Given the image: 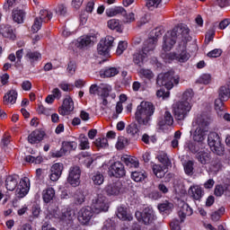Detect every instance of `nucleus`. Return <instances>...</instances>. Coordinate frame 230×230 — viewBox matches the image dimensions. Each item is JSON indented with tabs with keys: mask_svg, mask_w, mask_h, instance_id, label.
<instances>
[{
	"mask_svg": "<svg viewBox=\"0 0 230 230\" xmlns=\"http://www.w3.org/2000/svg\"><path fill=\"white\" fill-rule=\"evenodd\" d=\"M209 123H211V119L207 115H198L192 120L190 136L195 143H202L206 140Z\"/></svg>",
	"mask_w": 230,
	"mask_h": 230,
	"instance_id": "f257e3e1",
	"label": "nucleus"
},
{
	"mask_svg": "<svg viewBox=\"0 0 230 230\" xmlns=\"http://www.w3.org/2000/svg\"><path fill=\"white\" fill-rule=\"evenodd\" d=\"M154 112H155V107L154 104L150 102L143 101L137 107V111L135 112L136 121H137L139 125H145L146 127L150 125Z\"/></svg>",
	"mask_w": 230,
	"mask_h": 230,
	"instance_id": "f03ea898",
	"label": "nucleus"
},
{
	"mask_svg": "<svg viewBox=\"0 0 230 230\" xmlns=\"http://www.w3.org/2000/svg\"><path fill=\"white\" fill-rule=\"evenodd\" d=\"M155 40H149L148 41H145L144 47L142 48L141 50H138L133 55V62L138 67H142L143 64L145 62V59L148 57V53L150 51H154L155 49Z\"/></svg>",
	"mask_w": 230,
	"mask_h": 230,
	"instance_id": "7ed1b4c3",
	"label": "nucleus"
},
{
	"mask_svg": "<svg viewBox=\"0 0 230 230\" xmlns=\"http://www.w3.org/2000/svg\"><path fill=\"white\" fill-rule=\"evenodd\" d=\"M47 218L49 220H58L63 224H71L73 222V218H75V212L70 208H64L60 211V209H54L47 214Z\"/></svg>",
	"mask_w": 230,
	"mask_h": 230,
	"instance_id": "20e7f679",
	"label": "nucleus"
},
{
	"mask_svg": "<svg viewBox=\"0 0 230 230\" xmlns=\"http://www.w3.org/2000/svg\"><path fill=\"white\" fill-rule=\"evenodd\" d=\"M180 82L181 77L179 75L173 76L172 72L159 74L156 78L158 87H175V85H179Z\"/></svg>",
	"mask_w": 230,
	"mask_h": 230,
	"instance_id": "39448f33",
	"label": "nucleus"
},
{
	"mask_svg": "<svg viewBox=\"0 0 230 230\" xmlns=\"http://www.w3.org/2000/svg\"><path fill=\"white\" fill-rule=\"evenodd\" d=\"M190 111H191V103L188 102L179 101L172 104V112L174 117L180 121L186 119Z\"/></svg>",
	"mask_w": 230,
	"mask_h": 230,
	"instance_id": "423d86ee",
	"label": "nucleus"
},
{
	"mask_svg": "<svg viewBox=\"0 0 230 230\" xmlns=\"http://www.w3.org/2000/svg\"><path fill=\"white\" fill-rule=\"evenodd\" d=\"M109 199L103 193H98L92 202L94 213L109 211Z\"/></svg>",
	"mask_w": 230,
	"mask_h": 230,
	"instance_id": "0eeeda50",
	"label": "nucleus"
},
{
	"mask_svg": "<svg viewBox=\"0 0 230 230\" xmlns=\"http://www.w3.org/2000/svg\"><path fill=\"white\" fill-rule=\"evenodd\" d=\"M179 26L174 27L171 32H168L164 36L163 49L164 51H171V49L177 43V37L180 36Z\"/></svg>",
	"mask_w": 230,
	"mask_h": 230,
	"instance_id": "6e6552de",
	"label": "nucleus"
},
{
	"mask_svg": "<svg viewBox=\"0 0 230 230\" xmlns=\"http://www.w3.org/2000/svg\"><path fill=\"white\" fill-rule=\"evenodd\" d=\"M53 19V13L49 10H40V17L34 19V23L31 27L33 33H37L42 28V22H49Z\"/></svg>",
	"mask_w": 230,
	"mask_h": 230,
	"instance_id": "1a4fd4ad",
	"label": "nucleus"
},
{
	"mask_svg": "<svg viewBox=\"0 0 230 230\" xmlns=\"http://www.w3.org/2000/svg\"><path fill=\"white\" fill-rule=\"evenodd\" d=\"M112 48H114V37L106 36L103 40H101L97 45L98 55L105 57L111 53Z\"/></svg>",
	"mask_w": 230,
	"mask_h": 230,
	"instance_id": "9d476101",
	"label": "nucleus"
},
{
	"mask_svg": "<svg viewBox=\"0 0 230 230\" xmlns=\"http://www.w3.org/2000/svg\"><path fill=\"white\" fill-rule=\"evenodd\" d=\"M135 217L138 222L145 224L146 226H147V224H152L154 220H155V214L150 208H145L143 212H136Z\"/></svg>",
	"mask_w": 230,
	"mask_h": 230,
	"instance_id": "9b49d317",
	"label": "nucleus"
},
{
	"mask_svg": "<svg viewBox=\"0 0 230 230\" xmlns=\"http://www.w3.org/2000/svg\"><path fill=\"white\" fill-rule=\"evenodd\" d=\"M208 143L210 146L212 152L220 155L224 150L222 149V145L220 144V136L217 132H210L208 137Z\"/></svg>",
	"mask_w": 230,
	"mask_h": 230,
	"instance_id": "f8f14e48",
	"label": "nucleus"
},
{
	"mask_svg": "<svg viewBox=\"0 0 230 230\" xmlns=\"http://www.w3.org/2000/svg\"><path fill=\"white\" fill-rule=\"evenodd\" d=\"M82 175V170L78 165H74L69 168L67 182L74 188L80 186V177Z\"/></svg>",
	"mask_w": 230,
	"mask_h": 230,
	"instance_id": "ddd939ff",
	"label": "nucleus"
},
{
	"mask_svg": "<svg viewBox=\"0 0 230 230\" xmlns=\"http://www.w3.org/2000/svg\"><path fill=\"white\" fill-rule=\"evenodd\" d=\"M93 215L94 212L91 207H84L79 210L77 218L80 224H83V226H87V224L91 222V218H93Z\"/></svg>",
	"mask_w": 230,
	"mask_h": 230,
	"instance_id": "4468645a",
	"label": "nucleus"
},
{
	"mask_svg": "<svg viewBox=\"0 0 230 230\" xmlns=\"http://www.w3.org/2000/svg\"><path fill=\"white\" fill-rule=\"evenodd\" d=\"M29 191H30V179L25 177L20 181L15 190V196L18 199H24V197L28 195Z\"/></svg>",
	"mask_w": 230,
	"mask_h": 230,
	"instance_id": "2eb2a0df",
	"label": "nucleus"
},
{
	"mask_svg": "<svg viewBox=\"0 0 230 230\" xmlns=\"http://www.w3.org/2000/svg\"><path fill=\"white\" fill-rule=\"evenodd\" d=\"M75 111V102L70 96H66L61 107L58 109V112L61 116H69L71 112Z\"/></svg>",
	"mask_w": 230,
	"mask_h": 230,
	"instance_id": "dca6fc26",
	"label": "nucleus"
},
{
	"mask_svg": "<svg viewBox=\"0 0 230 230\" xmlns=\"http://www.w3.org/2000/svg\"><path fill=\"white\" fill-rule=\"evenodd\" d=\"M78 146V143L75 141H65L62 143V147L59 151H57L54 153L55 157H63V155H66L67 152H71V150H76Z\"/></svg>",
	"mask_w": 230,
	"mask_h": 230,
	"instance_id": "f3484780",
	"label": "nucleus"
},
{
	"mask_svg": "<svg viewBox=\"0 0 230 230\" xmlns=\"http://www.w3.org/2000/svg\"><path fill=\"white\" fill-rule=\"evenodd\" d=\"M171 125H173V116H172V112L165 111L158 119V127L161 130H164Z\"/></svg>",
	"mask_w": 230,
	"mask_h": 230,
	"instance_id": "a211bd4d",
	"label": "nucleus"
},
{
	"mask_svg": "<svg viewBox=\"0 0 230 230\" xmlns=\"http://www.w3.org/2000/svg\"><path fill=\"white\" fill-rule=\"evenodd\" d=\"M177 52H176V60L177 62H181V64H184V62H188L190 60V53H188L186 43L179 44L177 47Z\"/></svg>",
	"mask_w": 230,
	"mask_h": 230,
	"instance_id": "6ab92c4d",
	"label": "nucleus"
},
{
	"mask_svg": "<svg viewBox=\"0 0 230 230\" xmlns=\"http://www.w3.org/2000/svg\"><path fill=\"white\" fill-rule=\"evenodd\" d=\"M62 172H64V164L60 163L54 164L50 167V181H52V182H57V181L62 177Z\"/></svg>",
	"mask_w": 230,
	"mask_h": 230,
	"instance_id": "aec40b11",
	"label": "nucleus"
},
{
	"mask_svg": "<svg viewBox=\"0 0 230 230\" xmlns=\"http://www.w3.org/2000/svg\"><path fill=\"white\" fill-rule=\"evenodd\" d=\"M24 59L26 62L31 64V66H35V64H38L42 60V54L39 51H32L31 49H28L24 56Z\"/></svg>",
	"mask_w": 230,
	"mask_h": 230,
	"instance_id": "412c9836",
	"label": "nucleus"
},
{
	"mask_svg": "<svg viewBox=\"0 0 230 230\" xmlns=\"http://www.w3.org/2000/svg\"><path fill=\"white\" fill-rule=\"evenodd\" d=\"M178 215L181 222H184L186 217H191L193 215V209L184 201H180Z\"/></svg>",
	"mask_w": 230,
	"mask_h": 230,
	"instance_id": "4be33fe9",
	"label": "nucleus"
},
{
	"mask_svg": "<svg viewBox=\"0 0 230 230\" xmlns=\"http://www.w3.org/2000/svg\"><path fill=\"white\" fill-rule=\"evenodd\" d=\"M104 191L109 197H118L121 193V182L117 181L108 184L104 188Z\"/></svg>",
	"mask_w": 230,
	"mask_h": 230,
	"instance_id": "5701e85b",
	"label": "nucleus"
},
{
	"mask_svg": "<svg viewBox=\"0 0 230 230\" xmlns=\"http://www.w3.org/2000/svg\"><path fill=\"white\" fill-rule=\"evenodd\" d=\"M110 173L113 177H125V165L121 164V162H115L113 164L110 166Z\"/></svg>",
	"mask_w": 230,
	"mask_h": 230,
	"instance_id": "b1692460",
	"label": "nucleus"
},
{
	"mask_svg": "<svg viewBox=\"0 0 230 230\" xmlns=\"http://www.w3.org/2000/svg\"><path fill=\"white\" fill-rule=\"evenodd\" d=\"M189 196L193 200H200L204 197V190L199 185H191L188 190Z\"/></svg>",
	"mask_w": 230,
	"mask_h": 230,
	"instance_id": "393cba45",
	"label": "nucleus"
},
{
	"mask_svg": "<svg viewBox=\"0 0 230 230\" xmlns=\"http://www.w3.org/2000/svg\"><path fill=\"white\" fill-rule=\"evenodd\" d=\"M0 34L4 36L5 39H10L11 40H15L16 36L15 32H13V29L12 25L2 24L0 25Z\"/></svg>",
	"mask_w": 230,
	"mask_h": 230,
	"instance_id": "a878e982",
	"label": "nucleus"
},
{
	"mask_svg": "<svg viewBox=\"0 0 230 230\" xmlns=\"http://www.w3.org/2000/svg\"><path fill=\"white\" fill-rule=\"evenodd\" d=\"M116 75H119V69L114 66H106L100 71L102 78H112V76H116Z\"/></svg>",
	"mask_w": 230,
	"mask_h": 230,
	"instance_id": "bb28decb",
	"label": "nucleus"
},
{
	"mask_svg": "<svg viewBox=\"0 0 230 230\" xmlns=\"http://www.w3.org/2000/svg\"><path fill=\"white\" fill-rule=\"evenodd\" d=\"M19 182V175L13 174L10 175L5 180V188L9 191H13L15 188H17V184Z\"/></svg>",
	"mask_w": 230,
	"mask_h": 230,
	"instance_id": "cd10ccee",
	"label": "nucleus"
},
{
	"mask_svg": "<svg viewBox=\"0 0 230 230\" xmlns=\"http://www.w3.org/2000/svg\"><path fill=\"white\" fill-rule=\"evenodd\" d=\"M44 138V132L37 129L32 131L29 137H28V141L31 143V145H35L37 143H40L42 139Z\"/></svg>",
	"mask_w": 230,
	"mask_h": 230,
	"instance_id": "c85d7f7f",
	"label": "nucleus"
},
{
	"mask_svg": "<svg viewBox=\"0 0 230 230\" xmlns=\"http://www.w3.org/2000/svg\"><path fill=\"white\" fill-rule=\"evenodd\" d=\"M90 179L94 186H102V184L105 182V176L99 171L92 172L90 174Z\"/></svg>",
	"mask_w": 230,
	"mask_h": 230,
	"instance_id": "c756f323",
	"label": "nucleus"
},
{
	"mask_svg": "<svg viewBox=\"0 0 230 230\" xmlns=\"http://www.w3.org/2000/svg\"><path fill=\"white\" fill-rule=\"evenodd\" d=\"M121 161L128 168H137L139 166V161L137 160V158L130 156V155L122 156Z\"/></svg>",
	"mask_w": 230,
	"mask_h": 230,
	"instance_id": "7c9ffc66",
	"label": "nucleus"
},
{
	"mask_svg": "<svg viewBox=\"0 0 230 230\" xmlns=\"http://www.w3.org/2000/svg\"><path fill=\"white\" fill-rule=\"evenodd\" d=\"M12 17L14 22L22 24L24 22V17H26V13L21 9H14L12 13Z\"/></svg>",
	"mask_w": 230,
	"mask_h": 230,
	"instance_id": "2f4dec72",
	"label": "nucleus"
},
{
	"mask_svg": "<svg viewBox=\"0 0 230 230\" xmlns=\"http://www.w3.org/2000/svg\"><path fill=\"white\" fill-rule=\"evenodd\" d=\"M111 90L105 87H91L90 88V94H97L101 96V98H107L109 96V93Z\"/></svg>",
	"mask_w": 230,
	"mask_h": 230,
	"instance_id": "473e14b6",
	"label": "nucleus"
},
{
	"mask_svg": "<svg viewBox=\"0 0 230 230\" xmlns=\"http://www.w3.org/2000/svg\"><path fill=\"white\" fill-rule=\"evenodd\" d=\"M42 199L46 204H49L50 200L55 199V189L52 187L47 188L42 191Z\"/></svg>",
	"mask_w": 230,
	"mask_h": 230,
	"instance_id": "72a5a7b5",
	"label": "nucleus"
},
{
	"mask_svg": "<svg viewBox=\"0 0 230 230\" xmlns=\"http://www.w3.org/2000/svg\"><path fill=\"white\" fill-rule=\"evenodd\" d=\"M91 42V36H81L77 39L75 46L78 48V49H84V48H87Z\"/></svg>",
	"mask_w": 230,
	"mask_h": 230,
	"instance_id": "f704fd0d",
	"label": "nucleus"
},
{
	"mask_svg": "<svg viewBox=\"0 0 230 230\" xmlns=\"http://www.w3.org/2000/svg\"><path fill=\"white\" fill-rule=\"evenodd\" d=\"M127 134L133 137L134 139H137L139 137V128H137V124H130L126 128Z\"/></svg>",
	"mask_w": 230,
	"mask_h": 230,
	"instance_id": "c9c22d12",
	"label": "nucleus"
},
{
	"mask_svg": "<svg viewBox=\"0 0 230 230\" xmlns=\"http://www.w3.org/2000/svg\"><path fill=\"white\" fill-rule=\"evenodd\" d=\"M153 172L158 179H163L168 170L166 169V165L153 164Z\"/></svg>",
	"mask_w": 230,
	"mask_h": 230,
	"instance_id": "e433bc0d",
	"label": "nucleus"
},
{
	"mask_svg": "<svg viewBox=\"0 0 230 230\" xmlns=\"http://www.w3.org/2000/svg\"><path fill=\"white\" fill-rule=\"evenodd\" d=\"M4 103H11L13 105L17 102V91L14 89L10 90L4 96Z\"/></svg>",
	"mask_w": 230,
	"mask_h": 230,
	"instance_id": "4c0bfd02",
	"label": "nucleus"
},
{
	"mask_svg": "<svg viewBox=\"0 0 230 230\" xmlns=\"http://www.w3.org/2000/svg\"><path fill=\"white\" fill-rule=\"evenodd\" d=\"M179 27V32L181 38L188 42V40H191V37L190 36V28H188V25L184 23H181L178 25Z\"/></svg>",
	"mask_w": 230,
	"mask_h": 230,
	"instance_id": "58836bf2",
	"label": "nucleus"
},
{
	"mask_svg": "<svg viewBox=\"0 0 230 230\" xmlns=\"http://www.w3.org/2000/svg\"><path fill=\"white\" fill-rule=\"evenodd\" d=\"M108 28L114 30L118 33H123V27L119 24V20L111 19L108 21Z\"/></svg>",
	"mask_w": 230,
	"mask_h": 230,
	"instance_id": "ea45409f",
	"label": "nucleus"
},
{
	"mask_svg": "<svg viewBox=\"0 0 230 230\" xmlns=\"http://www.w3.org/2000/svg\"><path fill=\"white\" fill-rule=\"evenodd\" d=\"M131 179L135 182H142L146 179V172L145 171H133L131 172Z\"/></svg>",
	"mask_w": 230,
	"mask_h": 230,
	"instance_id": "a19ab883",
	"label": "nucleus"
},
{
	"mask_svg": "<svg viewBox=\"0 0 230 230\" xmlns=\"http://www.w3.org/2000/svg\"><path fill=\"white\" fill-rule=\"evenodd\" d=\"M78 141L80 150H89V148H91L87 136L81 134L78 137Z\"/></svg>",
	"mask_w": 230,
	"mask_h": 230,
	"instance_id": "79ce46f5",
	"label": "nucleus"
},
{
	"mask_svg": "<svg viewBox=\"0 0 230 230\" xmlns=\"http://www.w3.org/2000/svg\"><path fill=\"white\" fill-rule=\"evenodd\" d=\"M73 202H75L77 206H80V204H84L85 202V195H84V191L82 190H76L73 196Z\"/></svg>",
	"mask_w": 230,
	"mask_h": 230,
	"instance_id": "37998d69",
	"label": "nucleus"
},
{
	"mask_svg": "<svg viewBox=\"0 0 230 230\" xmlns=\"http://www.w3.org/2000/svg\"><path fill=\"white\" fill-rule=\"evenodd\" d=\"M117 217L120 220H132V216L128 213H127V208L123 207H119L117 211Z\"/></svg>",
	"mask_w": 230,
	"mask_h": 230,
	"instance_id": "c03bdc74",
	"label": "nucleus"
},
{
	"mask_svg": "<svg viewBox=\"0 0 230 230\" xmlns=\"http://www.w3.org/2000/svg\"><path fill=\"white\" fill-rule=\"evenodd\" d=\"M197 159L201 163V164H208L209 161H211V156L208 153L206 152H199L197 154Z\"/></svg>",
	"mask_w": 230,
	"mask_h": 230,
	"instance_id": "a18cd8bd",
	"label": "nucleus"
},
{
	"mask_svg": "<svg viewBox=\"0 0 230 230\" xmlns=\"http://www.w3.org/2000/svg\"><path fill=\"white\" fill-rule=\"evenodd\" d=\"M156 96L157 98H162V100H166V98H170V88L168 87L160 88L156 92Z\"/></svg>",
	"mask_w": 230,
	"mask_h": 230,
	"instance_id": "49530a36",
	"label": "nucleus"
},
{
	"mask_svg": "<svg viewBox=\"0 0 230 230\" xmlns=\"http://www.w3.org/2000/svg\"><path fill=\"white\" fill-rule=\"evenodd\" d=\"M152 35H155V36H151L149 39H147V40L146 42H148L151 39H153V40H155V45L157 44V39H159V37H161V35H163L164 33V31L161 30V28H155V30L152 31Z\"/></svg>",
	"mask_w": 230,
	"mask_h": 230,
	"instance_id": "de8ad7c7",
	"label": "nucleus"
},
{
	"mask_svg": "<svg viewBox=\"0 0 230 230\" xmlns=\"http://www.w3.org/2000/svg\"><path fill=\"white\" fill-rule=\"evenodd\" d=\"M215 109L218 114V116H222L224 111H226V108L224 107V100L217 99L215 101Z\"/></svg>",
	"mask_w": 230,
	"mask_h": 230,
	"instance_id": "09e8293b",
	"label": "nucleus"
},
{
	"mask_svg": "<svg viewBox=\"0 0 230 230\" xmlns=\"http://www.w3.org/2000/svg\"><path fill=\"white\" fill-rule=\"evenodd\" d=\"M198 84H202L203 85H209L211 84V74H203L197 80Z\"/></svg>",
	"mask_w": 230,
	"mask_h": 230,
	"instance_id": "8fccbe9b",
	"label": "nucleus"
},
{
	"mask_svg": "<svg viewBox=\"0 0 230 230\" xmlns=\"http://www.w3.org/2000/svg\"><path fill=\"white\" fill-rule=\"evenodd\" d=\"M128 145V139L125 137H119L116 144L117 150H123Z\"/></svg>",
	"mask_w": 230,
	"mask_h": 230,
	"instance_id": "3c124183",
	"label": "nucleus"
},
{
	"mask_svg": "<svg viewBox=\"0 0 230 230\" xmlns=\"http://www.w3.org/2000/svg\"><path fill=\"white\" fill-rule=\"evenodd\" d=\"M219 98L223 100V102H227L230 98V88L222 87L219 91Z\"/></svg>",
	"mask_w": 230,
	"mask_h": 230,
	"instance_id": "603ef678",
	"label": "nucleus"
},
{
	"mask_svg": "<svg viewBox=\"0 0 230 230\" xmlns=\"http://www.w3.org/2000/svg\"><path fill=\"white\" fill-rule=\"evenodd\" d=\"M162 57L165 60V62H167L168 64H172L173 60H177V52L162 54Z\"/></svg>",
	"mask_w": 230,
	"mask_h": 230,
	"instance_id": "864d4df0",
	"label": "nucleus"
},
{
	"mask_svg": "<svg viewBox=\"0 0 230 230\" xmlns=\"http://www.w3.org/2000/svg\"><path fill=\"white\" fill-rule=\"evenodd\" d=\"M94 145L97 148H107L109 146V140L105 137H99L95 140Z\"/></svg>",
	"mask_w": 230,
	"mask_h": 230,
	"instance_id": "5fc2aeb1",
	"label": "nucleus"
},
{
	"mask_svg": "<svg viewBox=\"0 0 230 230\" xmlns=\"http://www.w3.org/2000/svg\"><path fill=\"white\" fill-rule=\"evenodd\" d=\"M191 98H193V90L188 89L182 93L181 100L180 102H188V103H190Z\"/></svg>",
	"mask_w": 230,
	"mask_h": 230,
	"instance_id": "6e6d98bb",
	"label": "nucleus"
},
{
	"mask_svg": "<svg viewBox=\"0 0 230 230\" xmlns=\"http://www.w3.org/2000/svg\"><path fill=\"white\" fill-rule=\"evenodd\" d=\"M226 213V208H220L217 211H215L211 214V220L214 222H218L220 220V217Z\"/></svg>",
	"mask_w": 230,
	"mask_h": 230,
	"instance_id": "4d7b16f0",
	"label": "nucleus"
},
{
	"mask_svg": "<svg viewBox=\"0 0 230 230\" xmlns=\"http://www.w3.org/2000/svg\"><path fill=\"white\" fill-rule=\"evenodd\" d=\"M184 172L187 175H193V161H187L183 164Z\"/></svg>",
	"mask_w": 230,
	"mask_h": 230,
	"instance_id": "13d9d810",
	"label": "nucleus"
},
{
	"mask_svg": "<svg viewBox=\"0 0 230 230\" xmlns=\"http://www.w3.org/2000/svg\"><path fill=\"white\" fill-rule=\"evenodd\" d=\"M127 48H128V43H127V41H119L116 50L117 55H123V52Z\"/></svg>",
	"mask_w": 230,
	"mask_h": 230,
	"instance_id": "bf43d9fd",
	"label": "nucleus"
},
{
	"mask_svg": "<svg viewBox=\"0 0 230 230\" xmlns=\"http://www.w3.org/2000/svg\"><path fill=\"white\" fill-rule=\"evenodd\" d=\"M222 49H215L211 51H209L207 56L209 58H218V57H221L222 56Z\"/></svg>",
	"mask_w": 230,
	"mask_h": 230,
	"instance_id": "052dcab7",
	"label": "nucleus"
},
{
	"mask_svg": "<svg viewBox=\"0 0 230 230\" xmlns=\"http://www.w3.org/2000/svg\"><path fill=\"white\" fill-rule=\"evenodd\" d=\"M181 136H182V133L181 131H176L174 133V138L172 141V148H177V146H179V140L181 139Z\"/></svg>",
	"mask_w": 230,
	"mask_h": 230,
	"instance_id": "680f3d73",
	"label": "nucleus"
},
{
	"mask_svg": "<svg viewBox=\"0 0 230 230\" xmlns=\"http://www.w3.org/2000/svg\"><path fill=\"white\" fill-rule=\"evenodd\" d=\"M163 3V0H147L146 6L147 8H159V4Z\"/></svg>",
	"mask_w": 230,
	"mask_h": 230,
	"instance_id": "e2e57ef3",
	"label": "nucleus"
},
{
	"mask_svg": "<svg viewBox=\"0 0 230 230\" xmlns=\"http://www.w3.org/2000/svg\"><path fill=\"white\" fill-rule=\"evenodd\" d=\"M142 141H143V143H146V145H150V143H155V141H157V139L154 136L150 137L147 134H144L142 136Z\"/></svg>",
	"mask_w": 230,
	"mask_h": 230,
	"instance_id": "0e129e2a",
	"label": "nucleus"
},
{
	"mask_svg": "<svg viewBox=\"0 0 230 230\" xmlns=\"http://www.w3.org/2000/svg\"><path fill=\"white\" fill-rule=\"evenodd\" d=\"M214 4L219 8H226L230 5V0H214Z\"/></svg>",
	"mask_w": 230,
	"mask_h": 230,
	"instance_id": "69168bd1",
	"label": "nucleus"
},
{
	"mask_svg": "<svg viewBox=\"0 0 230 230\" xmlns=\"http://www.w3.org/2000/svg\"><path fill=\"white\" fill-rule=\"evenodd\" d=\"M38 112L39 114H44L45 116H49L51 112H53V110L40 105L38 108Z\"/></svg>",
	"mask_w": 230,
	"mask_h": 230,
	"instance_id": "338daca9",
	"label": "nucleus"
},
{
	"mask_svg": "<svg viewBox=\"0 0 230 230\" xmlns=\"http://www.w3.org/2000/svg\"><path fill=\"white\" fill-rule=\"evenodd\" d=\"M122 17H124V22H134L136 21V15L134 13H127L126 11V14H122Z\"/></svg>",
	"mask_w": 230,
	"mask_h": 230,
	"instance_id": "774afa93",
	"label": "nucleus"
}]
</instances>
